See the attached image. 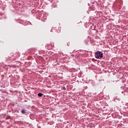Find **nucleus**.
Returning a JSON list of instances; mask_svg holds the SVG:
<instances>
[{
  "instance_id": "nucleus-1",
  "label": "nucleus",
  "mask_w": 128,
  "mask_h": 128,
  "mask_svg": "<svg viewBox=\"0 0 128 128\" xmlns=\"http://www.w3.org/2000/svg\"><path fill=\"white\" fill-rule=\"evenodd\" d=\"M104 53L100 51H97L95 52V58H102L104 56Z\"/></svg>"
},
{
  "instance_id": "nucleus-2",
  "label": "nucleus",
  "mask_w": 128,
  "mask_h": 128,
  "mask_svg": "<svg viewBox=\"0 0 128 128\" xmlns=\"http://www.w3.org/2000/svg\"><path fill=\"white\" fill-rule=\"evenodd\" d=\"M16 58H14V53L12 52L10 54V56L8 57L5 58V60L6 62H8V60H14Z\"/></svg>"
},
{
  "instance_id": "nucleus-3",
  "label": "nucleus",
  "mask_w": 128,
  "mask_h": 128,
  "mask_svg": "<svg viewBox=\"0 0 128 128\" xmlns=\"http://www.w3.org/2000/svg\"><path fill=\"white\" fill-rule=\"evenodd\" d=\"M20 112L22 114H25V116H28V112L26 110L24 109H22Z\"/></svg>"
},
{
  "instance_id": "nucleus-4",
  "label": "nucleus",
  "mask_w": 128,
  "mask_h": 128,
  "mask_svg": "<svg viewBox=\"0 0 128 128\" xmlns=\"http://www.w3.org/2000/svg\"><path fill=\"white\" fill-rule=\"evenodd\" d=\"M38 96L40 97V96H44V94H42V93H38Z\"/></svg>"
},
{
  "instance_id": "nucleus-5",
  "label": "nucleus",
  "mask_w": 128,
  "mask_h": 128,
  "mask_svg": "<svg viewBox=\"0 0 128 128\" xmlns=\"http://www.w3.org/2000/svg\"><path fill=\"white\" fill-rule=\"evenodd\" d=\"M124 92H126V91H124H124H122V94H124H124H126V93H124Z\"/></svg>"
},
{
  "instance_id": "nucleus-6",
  "label": "nucleus",
  "mask_w": 128,
  "mask_h": 128,
  "mask_svg": "<svg viewBox=\"0 0 128 128\" xmlns=\"http://www.w3.org/2000/svg\"><path fill=\"white\" fill-rule=\"evenodd\" d=\"M62 89L64 90H66V87H63V88H62Z\"/></svg>"
},
{
  "instance_id": "nucleus-7",
  "label": "nucleus",
  "mask_w": 128,
  "mask_h": 128,
  "mask_svg": "<svg viewBox=\"0 0 128 128\" xmlns=\"http://www.w3.org/2000/svg\"><path fill=\"white\" fill-rule=\"evenodd\" d=\"M25 124H28V122H25Z\"/></svg>"
},
{
  "instance_id": "nucleus-8",
  "label": "nucleus",
  "mask_w": 128,
  "mask_h": 128,
  "mask_svg": "<svg viewBox=\"0 0 128 128\" xmlns=\"http://www.w3.org/2000/svg\"><path fill=\"white\" fill-rule=\"evenodd\" d=\"M50 32H52V30H50Z\"/></svg>"
},
{
  "instance_id": "nucleus-9",
  "label": "nucleus",
  "mask_w": 128,
  "mask_h": 128,
  "mask_svg": "<svg viewBox=\"0 0 128 128\" xmlns=\"http://www.w3.org/2000/svg\"><path fill=\"white\" fill-rule=\"evenodd\" d=\"M44 19H45V20H46V18H45Z\"/></svg>"
},
{
  "instance_id": "nucleus-10",
  "label": "nucleus",
  "mask_w": 128,
  "mask_h": 128,
  "mask_svg": "<svg viewBox=\"0 0 128 128\" xmlns=\"http://www.w3.org/2000/svg\"><path fill=\"white\" fill-rule=\"evenodd\" d=\"M114 100H115V101H116V99H114Z\"/></svg>"
},
{
  "instance_id": "nucleus-11",
  "label": "nucleus",
  "mask_w": 128,
  "mask_h": 128,
  "mask_svg": "<svg viewBox=\"0 0 128 128\" xmlns=\"http://www.w3.org/2000/svg\"><path fill=\"white\" fill-rule=\"evenodd\" d=\"M93 84H94V83Z\"/></svg>"
}]
</instances>
